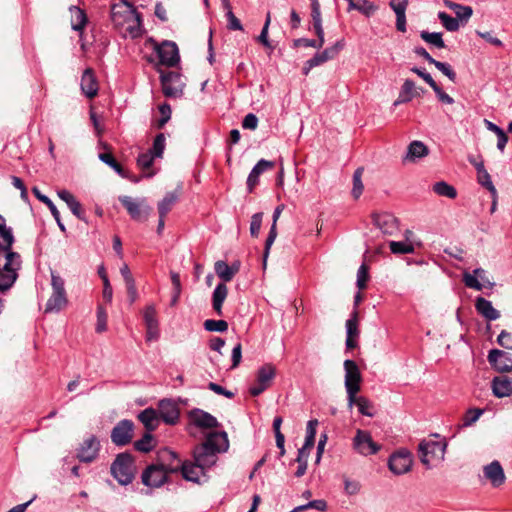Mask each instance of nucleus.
<instances>
[{"label":"nucleus","mask_w":512,"mask_h":512,"mask_svg":"<svg viewBox=\"0 0 512 512\" xmlns=\"http://www.w3.org/2000/svg\"><path fill=\"white\" fill-rule=\"evenodd\" d=\"M146 47L154 51L155 59L151 57L149 61L156 65L174 67L180 60L178 47L172 41H163L159 44L155 40L149 39L146 42Z\"/></svg>","instance_id":"1"},{"label":"nucleus","mask_w":512,"mask_h":512,"mask_svg":"<svg viewBox=\"0 0 512 512\" xmlns=\"http://www.w3.org/2000/svg\"><path fill=\"white\" fill-rule=\"evenodd\" d=\"M161 461V464L150 465L143 471L141 479L145 486L158 488L166 482L168 473L179 471V465H174L173 460Z\"/></svg>","instance_id":"2"},{"label":"nucleus","mask_w":512,"mask_h":512,"mask_svg":"<svg viewBox=\"0 0 512 512\" xmlns=\"http://www.w3.org/2000/svg\"><path fill=\"white\" fill-rule=\"evenodd\" d=\"M52 293L45 305V313H58L68 305L64 279L55 271H51Z\"/></svg>","instance_id":"3"},{"label":"nucleus","mask_w":512,"mask_h":512,"mask_svg":"<svg viewBox=\"0 0 512 512\" xmlns=\"http://www.w3.org/2000/svg\"><path fill=\"white\" fill-rule=\"evenodd\" d=\"M160 459L173 460L174 465H179V471L187 481L200 483L201 478L206 476V470L201 467L198 463L194 462H181L175 452L165 449L160 454Z\"/></svg>","instance_id":"4"},{"label":"nucleus","mask_w":512,"mask_h":512,"mask_svg":"<svg viewBox=\"0 0 512 512\" xmlns=\"http://www.w3.org/2000/svg\"><path fill=\"white\" fill-rule=\"evenodd\" d=\"M418 451L421 462L430 469L444 459L446 444L441 441L423 440Z\"/></svg>","instance_id":"5"},{"label":"nucleus","mask_w":512,"mask_h":512,"mask_svg":"<svg viewBox=\"0 0 512 512\" xmlns=\"http://www.w3.org/2000/svg\"><path fill=\"white\" fill-rule=\"evenodd\" d=\"M134 470L133 458L128 453H121L117 455L111 465V473L121 485H128L132 482L134 478Z\"/></svg>","instance_id":"6"},{"label":"nucleus","mask_w":512,"mask_h":512,"mask_svg":"<svg viewBox=\"0 0 512 512\" xmlns=\"http://www.w3.org/2000/svg\"><path fill=\"white\" fill-rule=\"evenodd\" d=\"M276 376V367L271 363H266L258 368L255 382L250 386L249 393L252 396H259L271 385Z\"/></svg>","instance_id":"7"},{"label":"nucleus","mask_w":512,"mask_h":512,"mask_svg":"<svg viewBox=\"0 0 512 512\" xmlns=\"http://www.w3.org/2000/svg\"><path fill=\"white\" fill-rule=\"evenodd\" d=\"M343 366L345 370L344 384L347 393V398H350V401L352 402L354 401V394H357L360 391L362 375L358 365L353 360H345Z\"/></svg>","instance_id":"8"},{"label":"nucleus","mask_w":512,"mask_h":512,"mask_svg":"<svg viewBox=\"0 0 512 512\" xmlns=\"http://www.w3.org/2000/svg\"><path fill=\"white\" fill-rule=\"evenodd\" d=\"M413 464V456L407 449H400L390 455L388 459L389 470L394 475H403L408 473Z\"/></svg>","instance_id":"9"},{"label":"nucleus","mask_w":512,"mask_h":512,"mask_svg":"<svg viewBox=\"0 0 512 512\" xmlns=\"http://www.w3.org/2000/svg\"><path fill=\"white\" fill-rule=\"evenodd\" d=\"M119 201L133 220L145 221L148 219L151 207L145 204V199L136 201L130 196H120Z\"/></svg>","instance_id":"10"},{"label":"nucleus","mask_w":512,"mask_h":512,"mask_svg":"<svg viewBox=\"0 0 512 512\" xmlns=\"http://www.w3.org/2000/svg\"><path fill=\"white\" fill-rule=\"evenodd\" d=\"M354 449L363 456L376 454L381 446L373 441L371 434L367 431L358 429L353 439Z\"/></svg>","instance_id":"11"},{"label":"nucleus","mask_w":512,"mask_h":512,"mask_svg":"<svg viewBox=\"0 0 512 512\" xmlns=\"http://www.w3.org/2000/svg\"><path fill=\"white\" fill-rule=\"evenodd\" d=\"M134 424L132 421L121 420L111 431V440L117 446H124L131 442Z\"/></svg>","instance_id":"12"},{"label":"nucleus","mask_w":512,"mask_h":512,"mask_svg":"<svg viewBox=\"0 0 512 512\" xmlns=\"http://www.w3.org/2000/svg\"><path fill=\"white\" fill-rule=\"evenodd\" d=\"M485 275L486 271L483 268H476L473 273H463V282L466 287L477 291H481L484 286L492 288L494 283L490 282Z\"/></svg>","instance_id":"13"},{"label":"nucleus","mask_w":512,"mask_h":512,"mask_svg":"<svg viewBox=\"0 0 512 512\" xmlns=\"http://www.w3.org/2000/svg\"><path fill=\"white\" fill-rule=\"evenodd\" d=\"M488 362L490 365L499 372L512 371V355L499 350L492 349L488 353Z\"/></svg>","instance_id":"14"},{"label":"nucleus","mask_w":512,"mask_h":512,"mask_svg":"<svg viewBox=\"0 0 512 512\" xmlns=\"http://www.w3.org/2000/svg\"><path fill=\"white\" fill-rule=\"evenodd\" d=\"M99 449L100 442L94 435H92L85 439L83 443L80 445L77 452V458L81 462H92L93 460L96 459Z\"/></svg>","instance_id":"15"},{"label":"nucleus","mask_w":512,"mask_h":512,"mask_svg":"<svg viewBox=\"0 0 512 512\" xmlns=\"http://www.w3.org/2000/svg\"><path fill=\"white\" fill-rule=\"evenodd\" d=\"M143 318L146 325V340H157L159 337V329L154 305H149L145 308Z\"/></svg>","instance_id":"16"},{"label":"nucleus","mask_w":512,"mask_h":512,"mask_svg":"<svg viewBox=\"0 0 512 512\" xmlns=\"http://www.w3.org/2000/svg\"><path fill=\"white\" fill-rule=\"evenodd\" d=\"M194 461L205 470L211 468L217 461V453L208 448L204 443L197 446L193 452Z\"/></svg>","instance_id":"17"},{"label":"nucleus","mask_w":512,"mask_h":512,"mask_svg":"<svg viewBox=\"0 0 512 512\" xmlns=\"http://www.w3.org/2000/svg\"><path fill=\"white\" fill-rule=\"evenodd\" d=\"M190 422L196 427L210 429L218 427L217 419L208 412L201 409H193L189 412Z\"/></svg>","instance_id":"18"},{"label":"nucleus","mask_w":512,"mask_h":512,"mask_svg":"<svg viewBox=\"0 0 512 512\" xmlns=\"http://www.w3.org/2000/svg\"><path fill=\"white\" fill-rule=\"evenodd\" d=\"M21 264L22 260L19 253L13 250L0 252V270L18 274Z\"/></svg>","instance_id":"19"},{"label":"nucleus","mask_w":512,"mask_h":512,"mask_svg":"<svg viewBox=\"0 0 512 512\" xmlns=\"http://www.w3.org/2000/svg\"><path fill=\"white\" fill-rule=\"evenodd\" d=\"M80 86L83 94L89 99L94 98L98 94V82L94 71L91 68L84 70L81 77Z\"/></svg>","instance_id":"20"},{"label":"nucleus","mask_w":512,"mask_h":512,"mask_svg":"<svg viewBox=\"0 0 512 512\" xmlns=\"http://www.w3.org/2000/svg\"><path fill=\"white\" fill-rule=\"evenodd\" d=\"M484 477L491 483L493 487H499L505 482V474L501 464L493 461L483 468Z\"/></svg>","instance_id":"21"},{"label":"nucleus","mask_w":512,"mask_h":512,"mask_svg":"<svg viewBox=\"0 0 512 512\" xmlns=\"http://www.w3.org/2000/svg\"><path fill=\"white\" fill-rule=\"evenodd\" d=\"M373 223L384 233L392 235L397 229V219L390 213H375Z\"/></svg>","instance_id":"22"},{"label":"nucleus","mask_w":512,"mask_h":512,"mask_svg":"<svg viewBox=\"0 0 512 512\" xmlns=\"http://www.w3.org/2000/svg\"><path fill=\"white\" fill-rule=\"evenodd\" d=\"M161 85L165 96L176 97L181 93V89L176 83L180 81V76L175 72L161 74Z\"/></svg>","instance_id":"23"},{"label":"nucleus","mask_w":512,"mask_h":512,"mask_svg":"<svg viewBox=\"0 0 512 512\" xmlns=\"http://www.w3.org/2000/svg\"><path fill=\"white\" fill-rule=\"evenodd\" d=\"M158 417L167 424H175L179 419V410L171 400L164 399L159 402Z\"/></svg>","instance_id":"24"},{"label":"nucleus","mask_w":512,"mask_h":512,"mask_svg":"<svg viewBox=\"0 0 512 512\" xmlns=\"http://www.w3.org/2000/svg\"><path fill=\"white\" fill-rule=\"evenodd\" d=\"M475 309L488 321L497 320L501 316L500 311L493 307L492 302L481 296L475 300Z\"/></svg>","instance_id":"25"},{"label":"nucleus","mask_w":512,"mask_h":512,"mask_svg":"<svg viewBox=\"0 0 512 512\" xmlns=\"http://www.w3.org/2000/svg\"><path fill=\"white\" fill-rule=\"evenodd\" d=\"M274 166V162L265 159H261L257 162L247 178V188L249 192H252L254 187L258 184L259 176L265 171L274 168Z\"/></svg>","instance_id":"26"},{"label":"nucleus","mask_w":512,"mask_h":512,"mask_svg":"<svg viewBox=\"0 0 512 512\" xmlns=\"http://www.w3.org/2000/svg\"><path fill=\"white\" fill-rule=\"evenodd\" d=\"M492 391L497 398L508 397L512 395V379L507 376H497L492 380Z\"/></svg>","instance_id":"27"},{"label":"nucleus","mask_w":512,"mask_h":512,"mask_svg":"<svg viewBox=\"0 0 512 512\" xmlns=\"http://www.w3.org/2000/svg\"><path fill=\"white\" fill-rule=\"evenodd\" d=\"M204 444L208 448L213 449V451L216 453L226 451L229 446L227 433L226 432L209 433Z\"/></svg>","instance_id":"28"},{"label":"nucleus","mask_w":512,"mask_h":512,"mask_svg":"<svg viewBox=\"0 0 512 512\" xmlns=\"http://www.w3.org/2000/svg\"><path fill=\"white\" fill-rule=\"evenodd\" d=\"M217 276L224 282L231 281L240 269V263L234 262L228 265L225 261L219 260L214 266Z\"/></svg>","instance_id":"29"},{"label":"nucleus","mask_w":512,"mask_h":512,"mask_svg":"<svg viewBox=\"0 0 512 512\" xmlns=\"http://www.w3.org/2000/svg\"><path fill=\"white\" fill-rule=\"evenodd\" d=\"M429 153L428 147L421 141H412L407 148L406 155L403 158V162H415L417 159H421L427 156Z\"/></svg>","instance_id":"30"},{"label":"nucleus","mask_w":512,"mask_h":512,"mask_svg":"<svg viewBox=\"0 0 512 512\" xmlns=\"http://www.w3.org/2000/svg\"><path fill=\"white\" fill-rule=\"evenodd\" d=\"M111 15L115 22H119L118 18H124V21L138 15L135 8L126 0H121L120 3L114 4L111 8Z\"/></svg>","instance_id":"31"},{"label":"nucleus","mask_w":512,"mask_h":512,"mask_svg":"<svg viewBox=\"0 0 512 512\" xmlns=\"http://www.w3.org/2000/svg\"><path fill=\"white\" fill-rule=\"evenodd\" d=\"M58 197L63 200L71 212L80 220L86 221L80 202L67 190L58 191Z\"/></svg>","instance_id":"32"},{"label":"nucleus","mask_w":512,"mask_h":512,"mask_svg":"<svg viewBox=\"0 0 512 512\" xmlns=\"http://www.w3.org/2000/svg\"><path fill=\"white\" fill-rule=\"evenodd\" d=\"M444 4L455 13L456 19L462 24L467 23L473 14V10L470 6H464L449 0H446Z\"/></svg>","instance_id":"33"},{"label":"nucleus","mask_w":512,"mask_h":512,"mask_svg":"<svg viewBox=\"0 0 512 512\" xmlns=\"http://www.w3.org/2000/svg\"><path fill=\"white\" fill-rule=\"evenodd\" d=\"M71 14V27L73 30L80 32V35L83 34V30L87 24V16L84 10L79 7L73 6L70 8Z\"/></svg>","instance_id":"34"},{"label":"nucleus","mask_w":512,"mask_h":512,"mask_svg":"<svg viewBox=\"0 0 512 512\" xmlns=\"http://www.w3.org/2000/svg\"><path fill=\"white\" fill-rule=\"evenodd\" d=\"M228 294V288L224 283H219L212 295V306L217 315H222V305Z\"/></svg>","instance_id":"35"},{"label":"nucleus","mask_w":512,"mask_h":512,"mask_svg":"<svg viewBox=\"0 0 512 512\" xmlns=\"http://www.w3.org/2000/svg\"><path fill=\"white\" fill-rule=\"evenodd\" d=\"M138 419L143 423L149 432L154 431L157 428L159 422L158 413L153 408H147L140 412Z\"/></svg>","instance_id":"36"},{"label":"nucleus","mask_w":512,"mask_h":512,"mask_svg":"<svg viewBox=\"0 0 512 512\" xmlns=\"http://www.w3.org/2000/svg\"><path fill=\"white\" fill-rule=\"evenodd\" d=\"M348 400V406L350 408L353 407V405H356L358 407V411L360 414L373 417L374 416V407L373 404L363 396L357 397V394H354V401H350V398H347Z\"/></svg>","instance_id":"37"},{"label":"nucleus","mask_w":512,"mask_h":512,"mask_svg":"<svg viewBox=\"0 0 512 512\" xmlns=\"http://www.w3.org/2000/svg\"><path fill=\"white\" fill-rule=\"evenodd\" d=\"M178 199L179 194L176 191L167 192L164 198L158 203L159 216L166 217Z\"/></svg>","instance_id":"38"},{"label":"nucleus","mask_w":512,"mask_h":512,"mask_svg":"<svg viewBox=\"0 0 512 512\" xmlns=\"http://www.w3.org/2000/svg\"><path fill=\"white\" fill-rule=\"evenodd\" d=\"M14 241L12 228L5 226L3 229H0V252L12 250Z\"/></svg>","instance_id":"39"},{"label":"nucleus","mask_w":512,"mask_h":512,"mask_svg":"<svg viewBox=\"0 0 512 512\" xmlns=\"http://www.w3.org/2000/svg\"><path fill=\"white\" fill-rule=\"evenodd\" d=\"M433 191L438 196L447 197L449 199H455L457 197L456 189L445 181L436 182L433 185Z\"/></svg>","instance_id":"40"},{"label":"nucleus","mask_w":512,"mask_h":512,"mask_svg":"<svg viewBox=\"0 0 512 512\" xmlns=\"http://www.w3.org/2000/svg\"><path fill=\"white\" fill-rule=\"evenodd\" d=\"M400 101H411L415 96H417L418 89L415 85V83L410 80L406 79L401 87L400 90Z\"/></svg>","instance_id":"41"},{"label":"nucleus","mask_w":512,"mask_h":512,"mask_svg":"<svg viewBox=\"0 0 512 512\" xmlns=\"http://www.w3.org/2000/svg\"><path fill=\"white\" fill-rule=\"evenodd\" d=\"M420 37L426 43L435 46L436 48L442 49L445 47V43L442 38V34L439 32H428L421 31Z\"/></svg>","instance_id":"42"},{"label":"nucleus","mask_w":512,"mask_h":512,"mask_svg":"<svg viewBox=\"0 0 512 512\" xmlns=\"http://www.w3.org/2000/svg\"><path fill=\"white\" fill-rule=\"evenodd\" d=\"M359 312L358 310H353V312L350 315V318L346 321V336L348 337H355L358 338L359 336V318H358Z\"/></svg>","instance_id":"43"},{"label":"nucleus","mask_w":512,"mask_h":512,"mask_svg":"<svg viewBox=\"0 0 512 512\" xmlns=\"http://www.w3.org/2000/svg\"><path fill=\"white\" fill-rule=\"evenodd\" d=\"M438 18L442 25L445 27V29L450 32L457 31L460 28V25L462 24L458 19L450 16L446 12H439Z\"/></svg>","instance_id":"44"},{"label":"nucleus","mask_w":512,"mask_h":512,"mask_svg":"<svg viewBox=\"0 0 512 512\" xmlns=\"http://www.w3.org/2000/svg\"><path fill=\"white\" fill-rule=\"evenodd\" d=\"M363 172H364V168L359 167L355 170V172L353 174L352 195L355 199H358L364 190V185L362 182Z\"/></svg>","instance_id":"45"},{"label":"nucleus","mask_w":512,"mask_h":512,"mask_svg":"<svg viewBox=\"0 0 512 512\" xmlns=\"http://www.w3.org/2000/svg\"><path fill=\"white\" fill-rule=\"evenodd\" d=\"M477 180L480 185L485 187L492 195L493 198L497 197V190L491 180L490 174L487 170L479 171L477 173Z\"/></svg>","instance_id":"46"},{"label":"nucleus","mask_w":512,"mask_h":512,"mask_svg":"<svg viewBox=\"0 0 512 512\" xmlns=\"http://www.w3.org/2000/svg\"><path fill=\"white\" fill-rule=\"evenodd\" d=\"M99 159L111 167L121 177H126L123 167L115 160L110 153L99 154Z\"/></svg>","instance_id":"47"},{"label":"nucleus","mask_w":512,"mask_h":512,"mask_svg":"<svg viewBox=\"0 0 512 512\" xmlns=\"http://www.w3.org/2000/svg\"><path fill=\"white\" fill-rule=\"evenodd\" d=\"M389 246L394 254H410L414 252L413 245L405 241H391Z\"/></svg>","instance_id":"48"},{"label":"nucleus","mask_w":512,"mask_h":512,"mask_svg":"<svg viewBox=\"0 0 512 512\" xmlns=\"http://www.w3.org/2000/svg\"><path fill=\"white\" fill-rule=\"evenodd\" d=\"M203 326L209 332H226L228 330V323L225 320L207 319Z\"/></svg>","instance_id":"49"},{"label":"nucleus","mask_w":512,"mask_h":512,"mask_svg":"<svg viewBox=\"0 0 512 512\" xmlns=\"http://www.w3.org/2000/svg\"><path fill=\"white\" fill-rule=\"evenodd\" d=\"M17 273L4 272L0 270V291L5 292L9 290L17 280Z\"/></svg>","instance_id":"50"},{"label":"nucleus","mask_w":512,"mask_h":512,"mask_svg":"<svg viewBox=\"0 0 512 512\" xmlns=\"http://www.w3.org/2000/svg\"><path fill=\"white\" fill-rule=\"evenodd\" d=\"M307 509H316L318 511L324 512L327 509V503L323 499L312 500L307 504L295 507L291 512H302Z\"/></svg>","instance_id":"51"},{"label":"nucleus","mask_w":512,"mask_h":512,"mask_svg":"<svg viewBox=\"0 0 512 512\" xmlns=\"http://www.w3.org/2000/svg\"><path fill=\"white\" fill-rule=\"evenodd\" d=\"M319 422L317 419H313L308 421L307 427H306V437L304 445L306 447L313 448L315 444V436H316V428L318 426Z\"/></svg>","instance_id":"52"},{"label":"nucleus","mask_w":512,"mask_h":512,"mask_svg":"<svg viewBox=\"0 0 512 512\" xmlns=\"http://www.w3.org/2000/svg\"><path fill=\"white\" fill-rule=\"evenodd\" d=\"M153 440L152 434L148 431L140 440L135 442V449L141 452H149L153 449Z\"/></svg>","instance_id":"53"},{"label":"nucleus","mask_w":512,"mask_h":512,"mask_svg":"<svg viewBox=\"0 0 512 512\" xmlns=\"http://www.w3.org/2000/svg\"><path fill=\"white\" fill-rule=\"evenodd\" d=\"M333 52L334 51L332 49L326 48L322 52L316 53L311 58L310 66H319V65L325 63L326 61L333 59L334 58Z\"/></svg>","instance_id":"54"},{"label":"nucleus","mask_w":512,"mask_h":512,"mask_svg":"<svg viewBox=\"0 0 512 512\" xmlns=\"http://www.w3.org/2000/svg\"><path fill=\"white\" fill-rule=\"evenodd\" d=\"M376 9L377 7L368 0H357L353 10H357L365 16L369 17L376 11Z\"/></svg>","instance_id":"55"},{"label":"nucleus","mask_w":512,"mask_h":512,"mask_svg":"<svg viewBox=\"0 0 512 512\" xmlns=\"http://www.w3.org/2000/svg\"><path fill=\"white\" fill-rule=\"evenodd\" d=\"M95 330L97 333H102L107 330V313L101 305L97 308V323Z\"/></svg>","instance_id":"56"},{"label":"nucleus","mask_w":512,"mask_h":512,"mask_svg":"<svg viewBox=\"0 0 512 512\" xmlns=\"http://www.w3.org/2000/svg\"><path fill=\"white\" fill-rule=\"evenodd\" d=\"M164 149H165V136L163 133H160L155 137L153 146L149 151L155 157H162Z\"/></svg>","instance_id":"57"},{"label":"nucleus","mask_w":512,"mask_h":512,"mask_svg":"<svg viewBox=\"0 0 512 512\" xmlns=\"http://www.w3.org/2000/svg\"><path fill=\"white\" fill-rule=\"evenodd\" d=\"M263 213L258 212L252 215L250 222V234L252 237H258L262 225Z\"/></svg>","instance_id":"58"},{"label":"nucleus","mask_w":512,"mask_h":512,"mask_svg":"<svg viewBox=\"0 0 512 512\" xmlns=\"http://www.w3.org/2000/svg\"><path fill=\"white\" fill-rule=\"evenodd\" d=\"M368 270V266L365 263H363L357 271L356 284L359 289H364L366 287V283L369 279Z\"/></svg>","instance_id":"59"},{"label":"nucleus","mask_w":512,"mask_h":512,"mask_svg":"<svg viewBox=\"0 0 512 512\" xmlns=\"http://www.w3.org/2000/svg\"><path fill=\"white\" fill-rule=\"evenodd\" d=\"M154 158L155 156L150 151H147L138 156L137 164L143 170L149 169L153 164Z\"/></svg>","instance_id":"60"},{"label":"nucleus","mask_w":512,"mask_h":512,"mask_svg":"<svg viewBox=\"0 0 512 512\" xmlns=\"http://www.w3.org/2000/svg\"><path fill=\"white\" fill-rule=\"evenodd\" d=\"M433 65L444 75H446L451 81H455L456 73L453 71L449 64L435 60Z\"/></svg>","instance_id":"61"},{"label":"nucleus","mask_w":512,"mask_h":512,"mask_svg":"<svg viewBox=\"0 0 512 512\" xmlns=\"http://www.w3.org/2000/svg\"><path fill=\"white\" fill-rule=\"evenodd\" d=\"M497 343L505 349L512 350V334L506 330H502L498 335Z\"/></svg>","instance_id":"62"},{"label":"nucleus","mask_w":512,"mask_h":512,"mask_svg":"<svg viewBox=\"0 0 512 512\" xmlns=\"http://www.w3.org/2000/svg\"><path fill=\"white\" fill-rule=\"evenodd\" d=\"M483 411L481 409H470L467 411L464 419H463V425L464 426H470L473 423H475L479 417L482 415Z\"/></svg>","instance_id":"63"},{"label":"nucleus","mask_w":512,"mask_h":512,"mask_svg":"<svg viewBox=\"0 0 512 512\" xmlns=\"http://www.w3.org/2000/svg\"><path fill=\"white\" fill-rule=\"evenodd\" d=\"M361 485L358 481L350 480L349 478H344V490L348 495H355L359 493Z\"/></svg>","instance_id":"64"}]
</instances>
